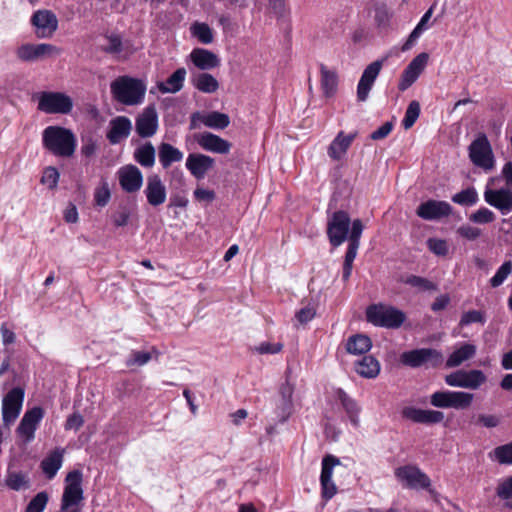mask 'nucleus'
Returning <instances> with one entry per match:
<instances>
[{"label":"nucleus","mask_w":512,"mask_h":512,"mask_svg":"<svg viewBox=\"0 0 512 512\" xmlns=\"http://www.w3.org/2000/svg\"><path fill=\"white\" fill-rule=\"evenodd\" d=\"M363 229L364 226L360 219H355L351 223L348 213L342 210L334 212L328 219L327 236L330 244L333 247H339L348 240L342 271V278L345 282L351 276Z\"/></svg>","instance_id":"f257e3e1"},{"label":"nucleus","mask_w":512,"mask_h":512,"mask_svg":"<svg viewBox=\"0 0 512 512\" xmlns=\"http://www.w3.org/2000/svg\"><path fill=\"white\" fill-rule=\"evenodd\" d=\"M42 142L45 149L54 156L69 158L77 147V139L74 133L61 126H48L42 133Z\"/></svg>","instance_id":"f03ea898"},{"label":"nucleus","mask_w":512,"mask_h":512,"mask_svg":"<svg viewBox=\"0 0 512 512\" xmlns=\"http://www.w3.org/2000/svg\"><path fill=\"white\" fill-rule=\"evenodd\" d=\"M113 99L126 106L139 105L144 101L146 85L130 76H119L110 84Z\"/></svg>","instance_id":"7ed1b4c3"},{"label":"nucleus","mask_w":512,"mask_h":512,"mask_svg":"<svg viewBox=\"0 0 512 512\" xmlns=\"http://www.w3.org/2000/svg\"><path fill=\"white\" fill-rule=\"evenodd\" d=\"M83 475L79 470L69 472L61 497L60 512H81L84 500Z\"/></svg>","instance_id":"20e7f679"},{"label":"nucleus","mask_w":512,"mask_h":512,"mask_svg":"<svg viewBox=\"0 0 512 512\" xmlns=\"http://www.w3.org/2000/svg\"><path fill=\"white\" fill-rule=\"evenodd\" d=\"M475 399L471 392L463 390H438L430 395V404L440 409H469Z\"/></svg>","instance_id":"39448f33"},{"label":"nucleus","mask_w":512,"mask_h":512,"mask_svg":"<svg viewBox=\"0 0 512 512\" xmlns=\"http://www.w3.org/2000/svg\"><path fill=\"white\" fill-rule=\"evenodd\" d=\"M367 321L371 324L385 328H399L406 319L405 314L389 305L374 304L366 309Z\"/></svg>","instance_id":"423d86ee"},{"label":"nucleus","mask_w":512,"mask_h":512,"mask_svg":"<svg viewBox=\"0 0 512 512\" xmlns=\"http://www.w3.org/2000/svg\"><path fill=\"white\" fill-rule=\"evenodd\" d=\"M445 383L454 388L478 390L487 382V376L482 370L459 369L444 377Z\"/></svg>","instance_id":"0eeeda50"},{"label":"nucleus","mask_w":512,"mask_h":512,"mask_svg":"<svg viewBox=\"0 0 512 512\" xmlns=\"http://www.w3.org/2000/svg\"><path fill=\"white\" fill-rule=\"evenodd\" d=\"M394 475L405 488L419 490L428 489L431 486L429 476L416 465L399 466L394 470Z\"/></svg>","instance_id":"6e6552de"},{"label":"nucleus","mask_w":512,"mask_h":512,"mask_svg":"<svg viewBox=\"0 0 512 512\" xmlns=\"http://www.w3.org/2000/svg\"><path fill=\"white\" fill-rule=\"evenodd\" d=\"M73 108L70 96L62 92H42L38 97V109L47 114H69Z\"/></svg>","instance_id":"1a4fd4ad"},{"label":"nucleus","mask_w":512,"mask_h":512,"mask_svg":"<svg viewBox=\"0 0 512 512\" xmlns=\"http://www.w3.org/2000/svg\"><path fill=\"white\" fill-rule=\"evenodd\" d=\"M469 157L475 166L480 167L485 171H490L494 168V154L485 134H480L469 145Z\"/></svg>","instance_id":"9d476101"},{"label":"nucleus","mask_w":512,"mask_h":512,"mask_svg":"<svg viewBox=\"0 0 512 512\" xmlns=\"http://www.w3.org/2000/svg\"><path fill=\"white\" fill-rule=\"evenodd\" d=\"M443 360L440 351L432 348H421L407 351L401 354L400 361L402 364L417 368L423 364L430 363L432 366H438Z\"/></svg>","instance_id":"9b49d317"},{"label":"nucleus","mask_w":512,"mask_h":512,"mask_svg":"<svg viewBox=\"0 0 512 512\" xmlns=\"http://www.w3.org/2000/svg\"><path fill=\"white\" fill-rule=\"evenodd\" d=\"M24 401V390L20 387L11 389L2 401V418L5 425H10L19 416Z\"/></svg>","instance_id":"f8f14e48"},{"label":"nucleus","mask_w":512,"mask_h":512,"mask_svg":"<svg viewBox=\"0 0 512 512\" xmlns=\"http://www.w3.org/2000/svg\"><path fill=\"white\" fill-rule=\"evenodd\" d=\"M43 417L44 411L41 407L38 406L33 407L24 413L16 432L25 443H30L34 440L35 431L37 430Z\"/></svg>","instance_id":"ddd939ff"},{"label":"nucleus","mask_w":512,"mask_h":512,"mask_svg":"<svg viewBox=\"0 0 512 512\" xmlns=\"http://www.w3.org/2000/svg\"><path fill=\"white\" fill-rule=\"evenodd\" d=\"M60 52L61 50L52 44H24L18 47L16 55L22 61L32 62L45 57L57 56Z\"/></svg>","instance_id":"4468645a"},{"label":"nucleus","mask_w":512,"mask_h":512,"mask_svg":"<svg viewBox=\"0 0 512 512\" xmlns=\"http://www.w3.org/2000/svg\"><path fill=\"white\" fill-rule=\"evenodd\" d=\"M428 60L429 55L425 52L418 54L412 59L400 77L398 84V89L400 91L407 90L418 79L427 66Z\"/></svg>","instance_id":"2eb2a0df"},{"label":"nucleus","mask_w":512,"mask_h":512,"mask_svg":"<svg viewBox=\"0 0 512 512\" xmlns=\"http://www.w3.org/2000/svg\"><path fill=\"white\" fill-rule=\"evenodd\" d=\"M453 208L446 201L428 200L421 203L416 210L418 217L427 221L440 220L452 214Z\"/></svg>","instance_id":"dca6fc26"},{"label":"nucleus","mask_w":512,"mask_h":512,"mask_svg":"<svg viewBox=\"0 0 512 512\" xmlns=\"http://www.w3.org/2000/svg\"><path fill=\"white\" fill-rule=\"evenodd\" d=\"M385 61L386 58L376 60L364 69L357 85V98L359 101L364 102L367 100L369 92L372 89Z\"/></svg>","instance_id":"f3484780"},{"label":"nucleus","mask_w":512,"mask_h":512,"mask_svg":"<svg viewBox=\"0 0 512 512\" xmlns=\"http://www.w3.org/2000/svg\"><path fill=\"white\" fill-rule=\"evenodd\" d=\"M337 465H340V460L333 455H327L322 460L321 494L326 500L331 499L337 493L336 485L332 481L333 468Z\"/></svg>","instance_id":"a211bd4d"},{"label":"nucleus","mask_w":512,"mask_h":512,"mask_svg":"<svg viewBox=\"0 0 512 512\" xmlns=\"http://www.w3.org/2000/svg\"><path fill=\"white\" fill-rule=\"evenodd\" d=\"M357 136L356 132L345 133L344 131L338 132L332 142L327 148V154L332 161H342L353 141Z\"/></svg>","instance_id":"6ab92c4d"},{"label":"nucleus","mask_w":512,"mask_h":512,"mask_svg":"<svg viewBox=\"0 0 512 512\" xmlns=\"http://www.w3.org/2000/svg\"><path fill=\"white\" fill-rule=\"evenodd\" d=\"M32 24L37 29V36L40 38L50 37L58 27L56 15L49 10H38L32 18Z\"/></svg>","instance_id":"aec40b11"},{"label":"nucleus","mask_w":512,"mask_h":512,"mask_svg":"<svg viewBox=\"0 0 512 512\" xmlns=\"http://www.w3.org/2000/svg\"><path fill=\"white\" fill-rule=\"evenodd\" d=\"M512 188L486 189L484 192L485 201L500 210L502 214L512 211Z\"/></svg>","instance_id":"412c9836"},{"label":"nucleus","mask_w":512,"mask_h":512,"mask_svg":"<svg viewBox=\"0 0 512 512\" xmlns=\"http://www.w3.org/2000/svg\"><path fill=\"white\" fill-rule=\"evenodd\" d=\"M131 130V120L126 116H117L110 120L106 137L111 144L115 145L128 138Z\"/></svg>","instance_id":"4be33fe9"},{"label":"nucleus","mask_w":512,"mask_h":512,"mask_svg":"<svg viewBox=\"0 0 512 512\" xmlns=\"http://www.w3.org/2000/svg\"><path fill=\"white\" fill-rule=\"evenodd\" d=\"M158 115L154 107L149 106L136 119V132L139 136L150 137L157 131Z\"/></svg>","instance_id":"5701e85b"},{"label":"nucleus","mask_w":512,"mask_h":512,"mask_svg":"<svg viewBox=\"0 0 512 512\" xmlns=\"http://www.w3.org/2000/svg\"><path fill=\"white\" fill-rule=\"evenodd\" d=\"M118 178L122 189L129 193L138 191L143 183L142 173L134 165H126L120 168Z\"/></svg>","instance_id":"b1692460"},{"label":"nucleus","mask_w":512,"mask_h":512,"mask_svg":"<svg viewBox=\"0 0 512 512\" xmlns=\"http://www.w3.org/2000/svg\"><path fill=\"white\" fill-rule=\"evenodd\" d=\"M193 65L200 70H212L220 66L219 57L210 50L195 48L189 54Z\"/></svg>","instance_id":"393cba45"},{"label":"nucleus","mask_w":512,"mask_h":512,"mask_svg":"<svg viewBox=\"0 0 512 512\" xmlns=\"http://www.w3.org/2000/svg\"><path fill=\"white\" fill-rule=\"evenodd\" d=\"M198 144L206 151L227 154L231 149V143L210 132H204L197 138Z\"/></svg>","instance_id":"a878e982"},{"label":"nucleus","mask_w":512,"mask_h":512,"mask_svg":"<svg viewBox=\"0 0 512 512\" xmlns=\"http://www.w3.org/2000/svg\"><path fill=\"white\" fill-rule=\"evenodd\" d=\"M403 414L407 419L416 423L437 424L444 420V413L438 410L406 408Z\"/></svg>","instance_id":"bb28decb"},{"label":"nucleus","mask_w":512,"mask_h":512,"mask_svg":"<svg viewBox=\"0 0 512 512\" xmlns=\"http://www.w3.org/2000/svg\"><path fill=\"white\" fill-rule=\"evenodd\" d=\"M197 121L204 124L206 127L218 130H223L230 124L229 116L217 111L203 114L199 112L194 113L192 115L193 125H195Z\"/></svg>","instance_id":"cd10ccee"},{"label":"nucleus","mask_w":512,"mask_h":512,"mask_svg":"<svg viewBox=\"0 0 512 512\" xmlns=\"http://www.w3.org/2000/svg\"><path fill=\"white\" fill-rule=\"evenodd\" d=\"M214 160L204 154H190L186 160V167L197 179L205 177L206 173L213 167Z\"/></svg>","instance_id":"c85d7f7f"},{"label":"nucleus","mask_w":512,"mask_h":512,"mask_svg":"<svg viewBox=\"0 0 512 512\" xmlns=\"http://www.w3.org/2000/svg\"><path fill=\"white\" fill-rule=\"evenodd\" d=\"M476 352L477 347L474 344L462 343L448 356L445 365L447 368L459 367L464 362L472 359Z\"/></svg>","instance_id":"c756f323"},{"label":"nucleus","mask_w":512,"mask_h":512,"mask_svg":"<svg viewBox=\"0 0 512 512\" xmlns=\"http://www.w3.org/2000/svg\"><path fill=\"white\" fill-rule=\"evenodd\" d=\"M320 85L323 95L326 98L333 97L338 89V74L335 70L329 69L326 65H320Z\"/></svg>","instance_id":"7c9ffc66"},{"label":"nucleus","mask_w":512,"mask_h":512,"mask_svg":"<svg viewBox=\"0 0 512 512\" xmlns=\"http://www.w3.org/2000/svg\"><path fill=\"white\" fill-rule=\"evenodd\" d=\"M354 367L357 374L368 379L375 378L380 373V363L371 355L364 356L357 360Z\"/></svg>","instance_id":"2f4dec72"},{"label":"nucleus","mask_w":512,"mask_h":512,"mask_svg":"<svg viewBox=\"0 0 512 512\" xmlns=\"http://www.w3.org/2000/svg\"><path fill=\"white\" fill-rule=\"evenodd\" d=\"M63 462V451L56 449L51 452L41 462V469L45 476L50 480L54 478L62 466Z\"/></svg>","instance_id":"473e14b6"},{"label":"nucleus","mask_w":512,"mask_h":512,"mask_svg":"<svg viewBox=\"0 0 512 512\" xmlns=\"http://www.w3.org/2000/svg\"><path fill=\"white\" fill-rule=\"evenodd\" d=\"M335 397L337 400L341 402L342 406L344 407L346 413L349 416L351 423L357 427L359 425L360 408L357 405L356 401L350 398L347 395V393L340 388H338L335 391Z\"/></svg>","instance_id":"72a5a7b5"},{"label":"nucleus","mask_w":512,"mask_h":512,"mask_svg":"<svg viewBox=\"0 0 512 512\" xmlns=\"http://www.w3.org/2000/svg\"><path fill=\"white\" fill-rule=\"evenodd\" d=\"M193 86L200 92L212 94L219 89L217 79L208 73H200L192 78Z\"/></svg>","instance_id":"f704fd0d"},{"label":"nucleus","mask_w":512,"mask_h":512,"mask_svg":"<svg viewBox=\"0 0 512 512\" xmlns=\"http://www.w3.org/2000/svg\"><path fill=\"white\" fill-rule=\"evenodd\" d=\"M4 482L5 485L13 491L27 489L30 485L27 473L21 471H12L10 467L6 472Z\"/></svg>","instance_id":"c9c22d12"},{"label":"nucleus","mask_w":512,"mask_h":512,"mask_svg":"<svg viewBox=\"0 0 512 512\" xmlns=\"http://www.w3.org/2000/svg\"><path fill=\"white\" fill-rule=\"evenodd\" d=\"M372 343L368 336L357 334L351 336L346 343V349L350 354L361 355L371 349Z\"/></svg>","instance_id":"e433bc0d"},{"label":"nucleus","mask_w":512,"mask_h":512,"mask_svg":"<svg viewBox=\"0 0 512 512\" xmlns=\"http://www.w3.org/2000/svg\"><path fill=\"white\" fill-rule=\"evenodd\" d=\"M185 68L177 69L165 83L162 82V93H176L183 87V83L186 77Z\"/></svg>","instance_id":"4c0bfd02"},{"label":"nucleus","mask_w":512,"mask_h":512,"mask_svg":"<svg viewBox=\"0 0 512 512\" xmlns=\"http://www.w3.org/2000/svg\"><path fill=\"white\" fill-rule=\"evenodd\" d=\"M134 157L140 165L151 167L155 162V149L147 143L135 150Z\"/></svg>","instance_id":"58836bf2"},{"label":"nucleus","mask_w":512,"mask_h":512,"mask_svg":"<svg viewBox=\"0 0 512 512\" xmlns=\"http://www.w3.org/2000/svg\"><path fill=\"white\" fill-rule=\"evenodd\" d=\"M190 32L193 37L197 38L203 44H210L214 39L212 29L206 23H193L190 27Z\"/></svg>","instance_id":"ea45409f"},{"label":"nucleus","mask_w":512,"mask_h":512,"mask_svg":"<svg viewBox=\"0 0 512 512\" xmlns=\"http://www.w3.org/2000/svg\"><path fill=\"white\" fill-rule=\"evenodd\" d=\"M478 200V193L474 187H468L452 196V201L462 206H473Z\"/></svg>","instance_id":"a19ab883"},{"label":"nucleus","mask_w":512,"mask_h":512,"mask_svg":"<svg viewBox=\"0 0 512 512\" xmlns=\"http://www.w3.org/2000/svg\"><path fill=\"white\" fill-rule=\"evenodd\" d=\"M490 457L499 464L512 465V442L496 447Z\"/></svg>","instance_id":"79ce46f5"},{"label":"nucleus","mask_w":512,"mask_h":512,"mask_svg":"<svg viewBox=\"0 0 512 512\" xmlns=\"http://www.w3.org/2000/svg\"><path fill=\"white\" fill-rule=\"evenodd\" d=\"M496 494L503 501L505 507L512 509V476L498 484Z\"/></svg>","instance_id":"37998d69"},{"label":"nucleus","mask_w":512,"mask_h":512,"mask_svg":"<svg viewBox=\"0 0 512 512\" xmlns=\"http://www.w3.org/2000/svg\"><path fill=\"white\" fill-rule=\"evenodd\" d=\"M183 153L170 144L162 143V167H168L174 162L183 159Z\"/></svg>","instance_id":"c03bdc74"},{"label":"nucleus","mask_w":512,"mask_h":512,"mask_svg":"<svg viewBox=\"0 0 512 512\" xmlns=\"http://www.w3.org/2000/svg\"><path fill=\"white\" fill-rule=\"evenodd\" d=\"M420 115V104L418 101H411L406 109L404 118L402 120V126L405 130L410 129Z\"/></svg>","instance_id":"a18cd8bd"},{"label":"nucleus","mask_w":512,"mask_h":512,"mask_svg":"<svg viewBox=\"0 0 512 512\" xmlns=\"http://www.w3.org/2000/svg\"><path fill=\"white\" fill-rule=\"evenodd\" d=\"M49 501V495L45 491L37 493L26 506L25 512H43Z\"/></svg>","instance_id":"49530a36"},{"label":"nucleus","mask_w":512,"mask_h":512,"mask_svg":"<svg viewBox=\"0 0 512 512\" xmlns=\"http://www.w3.org/2000/svg\"><path fill=\"white\" fill-rule=\"evenodd\" d=\"M145 192L151 205L157 206L160 204V179L157 176L148 181Z\"/></svg>","instance_id":"de8ad7c7"},{"label":"nucleus","mask_w":512,"mask_h":512,"mask_svg":"<svg viewBox=\"0 0 512 512\" xmlns=\"http://www.w3.org/2000/svg\"><path fill=\"white\" fill-rule=\"evenodd\" d=\"M404 282L412 287L417 288L420 291H435L437 290V286L428 280L427 278H423L416 275L408 276Z\"/></svg>","instance_id":"09e8293b"},{"label":"nucleus","mask_w":512,"mask_h":512,"mask_svg":"<svg viewBox=\"0 0 512 512\" xmlns=\"http://www.w3.org/2000/svg\"><path fill=\"white\" fill-rule=\"evenodd\" d=\"M493 211L486 207H481L469 215V220L475 224H488L495 220Z\"/></svg>","instance_id":"8fccbe9b"},{"label":"nucleus","mask_w":512,"mask_h":512,"mask_svg":"<svg viewBox=\"0 0 512 512\" xmlns=\"http://www.w3.org/2000/svg\"><path fill=\"white\" fill-rule=\"evenodd\" d=\"M60 174L57 168L49 166L46 167L43 171L41 177V183L45 185L48 189L54 190L59 182Z\"/></svg>","instance_id":"3c124183"},{"label":"nucleus","mask_w":512,"mask_h":512,"mask_svg":"<svg viewBox=\"0 0 512 512\" xmlns=\"http://www.w3.org/2000/svg\"><path fill=\"white\" fill-rule=\"evenodd\" d=\"M152 358V353L148 351H132L126 359L128 367L143 366L147 364Z\"/></svg>","instance_id":"603ef678"},{"label":"nucleus","mask_w":512,"mask_h":512,"mask_svg":"<svg viewBox=\"0 0 512 512\" xmlns=\"http://www.w3.org/2000/svg\"><path fill=\"white\" fill-rule=\"evenodd\" d=\"M512 272V262H504L497 270L495 275L490 279L492 287L500 286Z\"/></svg>","instance_id":"864d4df0"},{"label":"nucleus","mask_w":512,"mask_h":512,"mask_svg":"<svg viewBox=\"0 0 512 512\" xmlns=\"http://www.w3.org/2000/svg\"><path fill=\"white\" fill-rule=\"evenodd\" d=\"M105 44H103L102 48L107 53H119L122 49V41L121 38L116 34L107 35L104 38Z\"/></svg>","instance_id":"5fc2aeb1"},{"label":"nucleus","mask_w":512,"mask_h":512,"mask_svg":"<svg viewBox=\"0 0 512 512\" xmlns=\"http://www.w3.org/2000/svg\"><path fill=\"white\" fill-rule=\"evenodd\" d=\"M111 197L109 185L107 182H103L102 185L96 188L94 193V200L96 205L104 207L107 205Z\"/></svg>","instance_id":"6e6d98bb"},{"label":"nucleus","mask_w":512,"mask_h":512,"mask_svg":"<svg viewBox=\"0 0 512 512\" xmlns=\"http://www.w3.org/2000/svg\"><path fill=\"white\" fill-rule=\"evenodd\" d=\"M428 249L437 256H445L448 253L447 242L439 238H429L427 240Z\"/></svg>","instance_id":"4d7b16f0"},{"label":"nucleus","mask_w":512,"mask_h":512,"mask_svg":"<svg viewBox=\"0 0 512 512\" xmlns=\"http://www.w3.org/2000/svg\"><path fill=\"white\" fill-rule=\"evenodd\" d=\"M293 401L279 399L276 406L277 416L280 422H285L291 415Z\"/></svg>","instance_id":"13d9d810"},{"label":"nucleus","mask_w":512,"mask_h":512,"mask_svg":"<svg viewBox=\"0 0 512 512\" xmlns=\"http://www.w3.org/2000/svg\"><path fill=\"white\" fill-rule=\"evenodd\" d=\"M457 233L462 238H465L469 241H474L481 236L482 231L477 227L465 224L457 229Z\"/></svg>","instance_id":"bf43d9fd"},{"label":"nucleus","mask_w":512,"mask_h":512,"mask_svg":"<svg viewBox=\"0 0 512 512\" xmlns=\"http://www.w3.org/2000/svg\"><path fill=\"white\" fill-rule=\"evenodd\" d=\"M484 314L478 310H471L462 315L460 320L461 326H467L472 323H484Z\"/></svg>","instance_id":"052dcab7"},{"label":"nucleus","mask_w":512,"mask_h":512,"mask_svg":"<svg viewBox=\"0 0 512 512\" xmlns=\"http://www.w3.org/2000/svg\"><path fill=\"white\" fill-rule=\"evenodd\" d=\"M283 349V344L280 342L270 343L263 342L254 347V351L258 354H277Z\"/></svg>","instance_id":"680f3d73"},{"label":"nucleus","mask_w":512,"mask_h":512,"mask_svg":"<svg viewBox=\"0 0 512 512\" xmlns=\"http://www.w3.org/2000/svg\"><path fill=\"white\" fill-rule=\"evenodd\" d=\"M315 316H316V309L312 305H308L304 308H301L295 314L297 321L302 325L313 320Z\"/></svg>","instance_id":"e2e57ef3"},{"label":"nucleus","mask_w":512,"mask_h":512,"mask_svg":"<svg viewBox=\"0 0 512 512\" xmlns=\"http://www.w3.org/2000/svg\"><path fill=\"white\" fill-rule=\"evenodd\" d=\"M476 423L486 428H494L499 425L500 420L497 416L491 414H480Z\"/></svg>","instance_id":"0e129e2a"},{"label":"nucleus","mask_w":512,"mask_h":512,"mask_svg":"<svg viewBox=\"0 0 512 512\" xmlns=\"http://www.w3.org/2000/svg\"><path fill=\"white\" fill-rule=\"evenodd\" d=\"M84 424V419L79 413L71 414L65 423L66 430H79Z\"/></svg>","instance_id":"69168bd1"},{"label":"nucleus","mask_w":512,"mask_h":512,"mask_svg":"<svg viewBox=\"0 0 512 512\" xmlns=\"http://www.w3.org/2000/svg\"><path fill=\"white\" fill-rule=\"evenodd\" d=\"M393 128V124L391 122H386L382 126H380L378 129H376L371 135L372 140H381L387 137Z\"/></svg>","instance_id":"338daca9"},{"label":"nucleus","mask_w":512,"mask_h":512,"mask_svg":"<svg viewBox=\"0 0 512 512\" xmlns=\"http://www.w3.org/2000/svg\"><path fill=\"white\" fill-rule=\"evenodd\" d=\"M501 175L508 188H512V162H506L502 168Z\"/></svg>","instance_id":"774afa93"}]
</instances>
